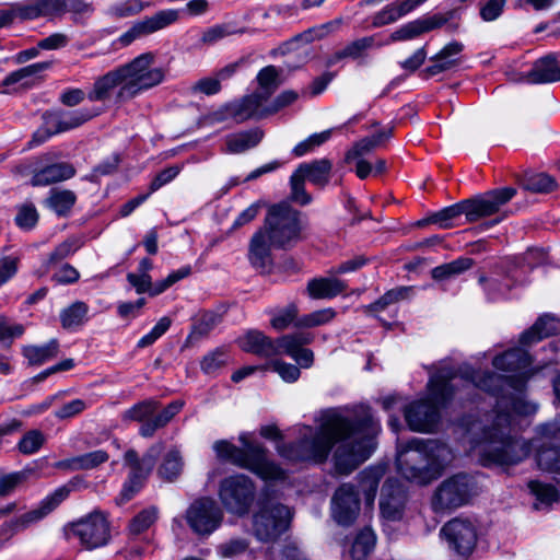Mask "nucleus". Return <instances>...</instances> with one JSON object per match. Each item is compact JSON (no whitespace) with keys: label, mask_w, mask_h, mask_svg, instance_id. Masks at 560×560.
<instances>
[{"label":"nucleus","mask_w":560,"mask_h":560,"mask_svg":"<svg viewBox=\"0 0 560 560\" xmlns=\"http://www.w3.org/2000/svg\"><path fill=\"white\" fill-rule=\"evenodd\" d=\"M380 431V422L365 405L355 406L347 415L327 410L323 412L317 430L302 427L299 441L279 445L278 452L291 462L322 463L339 443L334 455L335 468L339 474L348 475L372 455Z\"/></svg>","instance_id":"obj_1"},{"label":"nucleus","mask_w":560,"mask_h":560,"mask_svg":"<svg viewBox=\"0 0 560 560\" xmlns=\"http://www.w3.org/2000/svg\"><path fill=\"white\" fill-rule=\"evenodd\" d=\"M511 421L509 412H497L488 416L485 423L478 420L464 423L471 450L481 465H515L528 456L530 447L512 434Z\"/></svg>","instance_id":"obj_2"},{"label":"nucleus","mask_w":560,"mask_h":560,"mask_svg":"<svg viewBox=\"0 0 560 560\" xmlns=\"http://www.w3.org/2000/svg\"><path fill=\"white\" fill-rule=\"evenodd\" d=\"M154 54L144 52L130 62L98 77L88 98L92 102L105 101L117 88V101L126 102L161 84L165 72L161 67H154Z\"/></svg>","instance_id":"obj_3"},{"label":"nucleus","mask_w":560,"mask_h":560,"mask_svg":"<svg viewBox=\"0 0 560 560\" xmlns=\"http://www.w3.org/2000/svg\"><path fill=\"white\" fill-rule=\"evenodd\" d=\"M452 459L453 454L446 444L413 439L398 450L396 465L404 478L423 486L436 479Z\"/></svg>","instance_id":"obj_4"},{"label":"nucleus","mask_w":560,"mask_h":560,"mask_svg":"<svg viewBox=\"0 0 560 560\" xmlns=\"http://www.w3.org/2000/svg\"><path fill=\"white\" fill-rule=\"evenodd\" d=\"M457 371L443 366L430 377L428 397L415 400L405 408V419L412 431L430 432L438 423L439 408L446 404L454 394L452 381L457 378Z\"/></svg>","instance_id":"obj_5"},{"label":"nucleus","mask_w":560,"mask_h":560,"mask_svg":"<svg viewBox=\"0 0 560 560\" xmlns=\"http://www.w3.org/2000/svg\"><path fill=\"white\" fill-rule=\"evenodd\" d=\"M240 441L243 448L220 440L213 444V450L220 459L248 469L264 480L284 479V470L266 457V448L261 444L248 441L245 434L240 436Z\"/></svg>","instance_id":"obj_6"},{"label":"nucleus","mask_w":560,"mask_h":560,"mask_svg":"<svg viewBox=\"0 0 560 560\" xmlns=\"http://www.w3.org/2000/svg\"><path fill=\"white\" fill-rule=\"evenodd\" d=\"M303 229L301 213L288 203L271 206L260 228L276 249H289L298 244Z\"/></svg>","instance_id":"obj_7"},{"label":"nucleus","mask_w":560,"mask_h":560,"mask_svg":"<svg viewBox=\"0 0 560 560\" xmlns=\"http://www.w3.org/2000/svg\"><path fill=\"white\" fill-rule=\"evenodd\" d=\"M184 402L174 400L161 409L160 401L144 399L124 411L121 419L125 422H139V435L144 439L153 438L155 432L172 421L182 410Z\"/></svg>","instance_id":"obj_8"},{"label":"nucleus","mask_w":560,"mask_h":560,"mask_svg":"<svg viewBox=\"0 0 560 560\" xmlns=\"http://www.w3.org/2000/svg\"><path fill=\"white\" fill-rule=\"evenodd\" d=\"M291 520L292 513L287 505L264 501L253 515V535L261 542H273L289 529Z\"/></svg>","instance_id":"obj_9"},{"label":"nucleus","mask_w":560,"mask_h":560,"mask_svg":"<svg viewBox=\"0 0 560 560\" xmlns=\"http://www.w3.org/2000/svg\"><path fill=\"white\" fill-rule=\"evenodd\" d=\"M478 491V485L472 476L456 474L436 488L432 498V508L438 513L452 511L468 504Z\"/></svg>","instance_id":"obj_10"},{"label":"nucleus","mask_w":560,"mask_h":560,"mask_svg":"<svg viewBox=\"0 0 560 560\" xmlns=\"http://www.w3.org/2000/svg\"><path fill=\"white\" fill-rule=\"evenodd\" d=\"M65 535L68 540L78 539L85 549H95L108 542L109 523L106 515L96 510L66 525Z\"/></svg>","instance_id":"obj_11"},{"label":"nucleus","mask_w":560,"mask_h":560,"mask_svg":"<svg viewBox=\"0 0 560 560\" xmlns=\"http://www.w3.org/2000/svg\"><path fill=\"white\" fill-rule=\"evenodd\" d=\"M256 494L253 480L243 474L224 478L219 486V498L228 512L236 515L248 513Z\"/></svg>","instance_id":"obj_12"},{"label":"nucleus","mask_w":560,"mask_h":560,"mask_svg":"<svg viewBox=\"0 0 560 560\" xmlns=\"http://www.w3.org/2000/svg\"><path fill=\"white\" fill-rule=\"evenodd\" d=\"M185 518L197 535H210L223 521V512L211 498L195 500L187 509Z\"/></svg>","instance_id":"obj_13"},{"label":"nucleus","mask_w":560,"mask_h":560,"mask_svg":"<svg viewBox=\"0 0 560 560\" xmlns=\"http://www.w3.org/2000/svg\"><path fill=\"white\" fill-rule=\"evenodd\" d=\"M441 533L459 556H469L476 547L477 528L469 520L454 518L442 527Z\"/></svg>","instance_id":"obj_14"},{"label":"nucleus","mask_w":560,"mask_h":560,"mask_svg":"<svg viewBox=\"0 0 560 560\" xmlns=\"http://www.w3.org/2000/svg\"><path fill=\"white\" fill-rule=\"evenodd\" d=\"M360 513V500L355 488L350 483L341 485L331 499V516L341 526H350Z\"/></svg>","instance_id":"obj_15"},{"label":"nucleus","mask_w":560,"mask_h":560,"mask_svg":"<svg viewBox=\"0 0 560 560\" xmlns=\"http://www.w3.org/2000/svg\"><path fill=\"white\" fill-rule=\"evenodd\" d=\"M178 20V12L173 9L162 10L145 18L132 25L126 33L119 37L122 46H128L135 39L158 32Z\"/></svg>","instance_id":"obj_16"},{"label":"nucleus","mask_w":560,"mask_h":560,"mask_svg":"<svg viewBox=\"0 0 560 560\" xmlns=\"http://www.w3.org/2000/svg\"><path fill=\"white\" fill-rule=\"evenodd\" d=\"M191 273L190 266H184L178 270L172 271L165 279L152 283V278L149 273H133L127 275V281L135 288L138 294L149 293L151 296L159 295L166 291L177 281L188 277Z\"/></svg>","instance_id":"obj_17"},{"label":"nucleus","mask_w":560,"mask_h":560,"mask_svg":"<svg viewBox=\"0 0 560 560\" xmlns=\"http://www.w3.org/2000/svg\"><path fill=\"white\" fill-rule=\"evenodd\" d=\"M512 81H525L532 84H546L560 81V62L556 55L549 54L537 59L532 69L511 78Z\"/></svg>","instance_id":"obj_18"},{"label":"nucleus","mask_w":560,"mask_h":560,"mask_svg":"<svg viewBox=\"0 0 560 560\" xmlns=\"http://www.w3.org/2000/svg\"><path fill=\"white\" fill-rule=\"evenodd\" d=\"M405 491L396 480H387L381 493L380 509L382 515L389 521L399 520L405 506Z\"/></svg>","instance_id":"obj_19"},{"label":"nucleus","mask_w":560,"mask_h":560,"mask_svg":"<svg viewBox=\"0 0 560 560\" xmlns=\"http://www.w3.org/2000/svg\"><path fill=\"white\" fill-rule=\"evenodd\" d=\"M464 45L460 42H451L445 45L436 55L430 58L431 65L423 71L424 78H431L457 67L460 62V52Z\"/></svg>","instance_id":"obj_20"},{"label":"nucleus","mask_w":560,"mask_h":560,"mask_svg":"<svg viewBox=\"0 0 560 560\" xmlns=\"http://www.w3.org/2000/svg\"><path fill=\"white\" fill-rule=\"evenodd\" d=\"M237 345L243 351L260 358L267 359L277 355L276 340L257 329L246 331L237 339Z\"/></svg>","instance_id":"obj_21"},{"label":"nucleus","mask_w":560,"mask_h":560,"mask_svg":"<svg viewBox=\"0 0 560 560\" xmlns=\"http://www.w3.org/2000/svg\"><path fill=\"white\" fill-rule=\"evenodd\" d=\"M98 114V110L86 108L62 112L49 115L46 118V124L54 128V132L60 133L80 127Z\"/></svg>","instance_id":"obj_22"},{"label":"nucleus","mask_w":560,"mask_h":560,"mask_svg":"<svg viewBox=\"0 0 560 560\" xmlns=\"http://www.w3.org/2000/svg\"><path fill=\"white\" fill-rule=\"evenodd\" d=\"M271 248L273 246L268 241L266 231L257 230L248 245V260L249 264L259 270H266L272 265Z\"/></svg>","instance_id":"obj_23"},{"label":"nucleus","mask_w":560,"mask_h":560,"mask_svg":"<svg viewBox=\"0 0 560 560\" xmlns=\"http://www.w3.org/2000/svg\"><path fill=\"white\" fill-rule=\"evenodd\" d=\"M447 19L442 15L418 19L411 21L392 33V42L410 40L419 35L442 27Z\"/></svg>","instance_id":"obj_24"},{"label":"nucleus","mask_w":560,"mask_h":560,"mask_svg":"<svg viewBox=\"0 0 560 560\" xmlns=\"http://www.w3.org/2000/svg\"><path fill=\"white\" fill-rule=\"evenodd\" d=\"M75 170L70 163H52L34 171L31 184L34 187L48 186L73 177Z\"/></svg>","instance_id":"obj_25"},{"label":"nucleus","mask_w":560,"mask_h":560,"mask_svg":"<svg viewBox=\"0 0 560 560\" xmlns=\"http://www.w3.org/2000/svg\"><path fill=\"white\" fill-rule=\"evenodd\" d=\"M21 3L22 20L63 15V0H24Z\"/></svg>","instance_id":"obj_26"},{"label":"nucleus","mask_w":560,"mask_h":560,"mask_svg":"<svg viewBox=\"0 0 560 560\" xmlns=\"http://www.w3.org/2000/svg\"><path fill=\"white\" fill-rule=\"evenodd\" d=\"M264 138V131L259 128H252L234 133H230L225 137L224 152L230 154L244 153L257 147Z\"/></svg>","instance_id":"obj_27"},{"label":"nucleus","mask_w":560,"mask_h":560,"mask_svg":"<svg viewBox=\"0 0 560 560\" xmlns=\"http://www.w3.org/2000/svg\"><path fill=\"white\" fill-rule=\"evenodd\" d=\"M559 332L560 319L555 316L544 315L528 330L521 335L520 342L528 346Z\"/></svg>","instance_id":"obj_28"},{"label":"nucleus","mask_w":560,"mask_h":560,"mask_svg":"<svg viewBox=\"0 0 560 560\" xmlns=\"http://www.w3.org/2000/svg\"><path fill=\"white\" fill-rule=\"evenodd\" d=\"M331 168L332 164L328 159H320L302 163L295 171L300 173L304 179L319 188H323L330 180Z\"/></svg>","instance_id":"obj_29"},{"label":"nucleus","mask_w":560,"mask_h":560,"mask_svg":"<svg viewBox=\"0 0 560 560\" xmlns=\"http://www.w3.org/2000/svg\"><path fill=\"white\" fill-rule=\"evenodd\" d=\"M460 380L465 383L467 389L480 388L485 392L494 394L497 387L503 378L491 372H476L468 366L460 369Z\"/></svg>","instance_id":"obj_30"},{"label":"nucleus","mask_w":560,"mask_h":560,"mask_svg":"<svg viewBox=\"0 0 560 560\" xmlns=\"http://www.w3.org/2000/svg\"><path fill=\"white\" fill-rule=\"evenodd\" d=\"M381 46V44L376 43L375 36H365L354 39L348 43L342 49L336 51L330 59V63H336L342 59L363 60L368 57L370 49Z\"/></svg>","instance_id":"obj_31"},{"label":"nucleus","mask_w":560,"mask_h":560,"mask_svg":"<svg viewBox=\"0 0 560 560\" xmlns=\"http://www.w3.org/2000/svg\"><path fill=\"white\" fill-rule=\"evenodd\" d=\"M347 289V283L335 277L314 278L307 283V292L312 299H332Z\"/></svg>","instance_id":"obj_32"},{"label":"nucleus","mask_w":560,"mask_h":560,"mask_svg":"<svg viewBox=\"0 0 560 560\" xmlns=\"http://www.w3.org/2000/svg\"><path fill=\"white\" fill-rule=\"evenodd\" d=\"M532 363L530 355L521 348H514L501 355L494 357L492 364L495 369L506 372L521 371Z\"/></svg>","instance_id":"obj_33"},{"label":"nucleus","mask_w":560,"mask_h":560,"mask_svg":"<svg viewBox=\"0 0 560 560\" xmlns=\"http://www.w3.org/2000/svg\"><path fill=\"white\" fill-rule=\"evenodd\" d=\"M77 201V196L72 190L52 188L44 203L58 217H67Z\"/></svg>","instance_id":"obj_34"},{"label":"nucleus","mask_w":560,"mask_h":560,"mask_svg":"<svg viewBox=\"0 0 560 560\" xmlns=\"http://www.w3.org/2000/svg\"><path fill=\"white\" fill-rule=\"evenodd\" d=\"M515 194L516 190L514 188L504 187L478 197L481 215L485 218L498 212L500 207L510 201Z\"/></svg>","instance_id":"obj_35"},{"label":"nucleus","mask_w":560,"mask_h":560,"mask_svg":"<svg viewBox=\"0 0 560 560\" xmlns=\"http://www.w3.org/2000/svg\"><path fill=\"white\" fill-rule=\"evenodd\" d=\"M154 462L155 459L151 458L145 468L130 469L128 479L124 483L120 492L119 503L129 501L142 488L147 477L154 466Z\"/></svg>","instance_id":"obj_36"},{"label":"nucleus","mask_w":560,"mask_h":560,"mask_svg":"<svg viewBox=\"0 0 560 560\" xmlns=\"http://www.w3.org/2000/svg\"><path fill=\"white\" fill-rule=\"evenodd\" d=\"M58 351L59 342L57 339H51L49 342L42 346L31 345L23 347V355L31 365H40L56 358Z\"/></svg>","instance_id":"obj_37"},{"label":"nucleus","mask_w":560,"mask_h":560,"mask_svg":"<svg viewBox=\"0 0 560 560\" xmlns=\"http://www.w3.org/2000/svg\"><path fill=\"white\" fill-rule=\"evenodd\" d=\"M34 516V513L27 511L8 522H4L0 526V549H2L16 533L37 523Z\"/></svg>","instance_id":"obj_38"},{"label":"nucleus","mask_w":560,"mask_h":560,"mask_svg":"<svg viewBox=\"0 0 560 560\" xmlns=\"http://www.w3.org/2000/svg\"><path fill=\"white\" fill-rule=\"evenodd\" d=\"M89 313V306L85 302L75 301L60 312V323L65 329H75L82 326Z\"/></svg>","instance_id":"obj_39"},{"label":"nucleus","mask_w":560,"mask_h":560,"mask_svg":"<svg viewBox=\"0 0 560 560\" xmlns=\"http://www.w3.org/2000/svg\"><path fill=\"white\" fill-rule=\"evenodd\" d=\"M472 265L474 260L471 258L459 257L453 261L434 267L431 270V276L436 281L448 280L470 269Z\"/></svg>","instance_id":"obj_40"},{"label":"nucleus","mask_w":560,"mask_h":560,"mask_svg":"<svg viewBox=\"0 0 560 560\" xmlns=\"http://www.w3.org/2000/svg\"><path fill=\"white\" fill-rule=\"evenodd\" d=\"M221 320L222 316L217 312L208 311L201 313L188 335V341H195L207 337L221 323Z\"/></svg>","instance_id":"obj_41"},{"label":"nucleus","mask_w":560,"mask_h":560,"mask_svg":"<svg viewBox=\"0 0 560 560\" xmlns=\"http://www.w3.org/2000/svg\"><path fill=\"white\" fill-rule=\"evenodd\" d=\"M242 33L243 30L237 28L232 22L215 24L202 32L199 42L201 46H213L229 36Z\"/></svg>","instance_id":"obj_42"},{"label":"nucleus","mask_w":560,"mask_h":560,"mask_svg":"<svg viewBox=\"0 0 560 560\" xmlns=\"http://www.w3.org/2000/svg\"><path fill=\"white\" fill-rule=\"evenodd\" d=\"M376 537L372 529L364 528L355 537L350 555L353 560H365L373 551Z\"/></svg>","instance_id":"obj_43"},{"label":"nucleus","mask_w":560,"mask_h":560,"mask_svg":"<svg viewBox=\"0 0 560 560\" xmlns=\"http://www.w3.org/2000/svg\"><path fill=\"white\" fill-rule=\"evenodd\" d=\"M383 474L384 470L381 467H369L360 472V483L365 492L368 504L373 503Z\"/></svg>","instance_id":"obj_44"},{"label":"nucleus","mask_w":560,"mask_h":560,"mask_svg":"<svg viewBox=\"0 0 560 560\" xmlns=\"http://www.w3.org/2000/svg\"><path fill=\"white\" fill-rule=\"evenodd\" d=\"M70 493V489L68 487H61L55 490L54 493L46 497L37 508L31 510V513L35 514V520L39 522L46 515H48L52 510H55Z\"/></svg>","instance_id":"obj_45"},{"label":"nucleus","mask_w":560,"mask_h":560,"mask_svg":"<svg viewBox=\"0 0 560 560\" xmlns=\"http://www.w3.org/2000/svg\"><path fill=\"white\" fill-rule=\"evenodd\" d=\"M463 214L462 202H457L432 213L428 221L439 225L441 229H450L455 225V221Z\"/></svg>","instance_id":"obj_46"},{"label":"nucleus","mask_w":560,"mask_h":560,"mask_svg":"<svg viewBox=\"0 0 560 560\" xmlns=\"http://www.w3.org/2000/svg\"><path fill=\"white\" fill-rule=\"evenodd\" d=\"M107 460L108 454L103 450H97L69 459L67 466L77 470L93 469Z\"/></svg>","instance_id":"obj_47"},{"label":"nucleus","mask_w":560,"mask_h":560,"mask_svg":"<svg viewBox=\"0 0 560 560\" xmlns=\"http://www.w3.org/2000/svg\"><path fill=\"white\" fill-rule=\"evenodd\" d=\"M183 469V459L178 450H171L159 468V475L168 481L175 480Z\"/></svg>","instance_id":"obj_48"},{"label":"nucleus","mask_w":560,"mask_h":560,"mask_svg":"<svg viewBox=\"0 0 560 560\" xmlns=\"http://www.w3.org/2000/svg\"><path fill=\"white\" fill-rule=\"evenodd\" d=\"M336 316L334 308H323L305 314L295 322L296 328H313L330 323Z\"/></svg>","instance_id":"obj_49"},{"label":"nucleus","mask_w":560,"mask_h":560,"mask_svg":"<svg viewBox=\"0 0 560 560\" xmlns=\"http://www.w3.org/2000/svg\"><path fill=\"white\" fill-rule=\"evenodd\" d=\"M413 293V287H398L388 290L377 301L372 303L369 307L372 311H383L388 305L409 299Z\"/></svg>","instance_id":"obj_50"},{"label":"nucleus","mask_w":560,"mask_h":560,"mask_svg":"<svg viewBox=\"0 0 560 560\" xmlns=\"http://www.w3.org/2000/svg\"><path fill=\"white\" fill-rule=\"evenodd\" d=\"M51 63L49 61H42L28 65L19 70L9 73L2 81L3 86L15 84L24 79L36 77L43 71L49 69Z\"/></svg>","instance_id":"obj_51"},{"label":"nucleus","mask_w":560,"mask_h":560,"mask_svg":"<svg viewBox=\"0 0 560 560\" xmlns=\"http://www.w3.org/2000/svg\"><path fill=\"white\" fill-rule=\"evenodd\" d=\"M159 517V510L156 506H150L140 511L137 515H135L129 523V532L132 535H139L147 530L151 525H153Z\"/></svg>","instance_id":"obj_52"},{"label":"nucleus","mask_w":560,"mask_h":560,"mask_svg":"<svg viewBox=\"0 0 560 560\" xmlns=\"http://www.w3.org/2000/svg\"><path fill=\"white\" fill-rule=\"evenodd\" d=\"M83 242L80 237L71 236L65 240L62 243L57 245L55 249L49 254L47 265H55L65 258L73 255L81 248Z\"/></svg>","instance_id":"obj_53"},{"label":"nucleus","mask_w":560,"mask_h":560,"mask_svg":"<svg viewBox=\"0 0 560 560\" xmlns=\"http://www.w3.org/2000/svg\"><path fill=\"white\" fill-rule=\"evenodd\" d=\"M540 469L560 474V447H541L536 456Z\"/></svg>","instance_id":"obj_54"},{"label":"nucleus","mask_w":560,"mask_h":560,"mask_svg":"<svg viewBox=\"0 0 560 560\" xmlns=\"http://www.w3.org/2000/svg\"><path fill=\"white\" fill-rule=\"evenodd\" d=\"M278 77L279 71L275 66H267L262 68L257 74V82L259 85L257 91L270 97L279 86Z\"/></svg>","instance_id":"obj_55"},{"label":"nucleus","mask_w":560,"mask_h":560,"mask_svg":"<svg viewBox=\"0 0 560 560\" xmlns=\"http://www.w3.org/2000/svg\"><path fill=\"white\" fill-rule=\"evenodd\" d=\"M228 358L225 349L217 348L202 358L200 362L201 371L206 374H215L228 363Z\"/></svg>","instance_id":"obj_56"},{"label":"nucleus","mask_w":560,"mask_h":560,"mask_svg":"<svg viewBox=\"0 0 560 560\" xmlns=\"http://www.w3.org/2000/svg\"><path fill=\"white\" fill-rule=\"evenodd\" d=\"M557 187V183L553 177L538 173L528 176L524 182V188L538 194H546L552 191Z\"/></svg>","instance_id":"obj_57"},{"label":"nucleus","mask_w":560,"mask_h":560,"mask_svg":"<svg viewBox=\"0 0 560 560\" xmlns=\"http://www.w3.org/2000/svg\"><path fill=\"white\" fill-rule=\"evenodd\" d=\"M298 314L299 310L296 305L289 304L273 314L270 324L276 330H283L291 324L295 326V322L299 319Z\"/></svg>","instance_id":"obj_58"},{"label":"nucleus","mask_w":560,"mask_h":560,"mask_svg":"<svg viewBox=\"0 0 560 560\" xmlns=\"http://www.w3.org/2000/svg\"><path fill=\"white\" fill-rule=\"evenodd\" d=\"M498 407L499 408H511V410L514 413L521 415V416L533 415L537 410V406L535 404L525 400V398L521 395L516 396V397H511L509 399L502 397L498 401Z\"/></svg>","instance_id":"obj_59"},{"label":"nucleus","mask_w":560,"mask_h":560,"mask_svg":"<svg viewBox=\"0 0 560 560\" xmlns=\"http://www.w3.org/2000/svg\"><path fill=\"white\" fill-rule=\"evenodd\" d=\"M243 100L254 118L259 119L271 115V113H269L270 106H265L269 97L261 92L255 91L254 93L244 96Z\"/></svg>","instance_id":"obj_60"},{"label":"nucleus","mask_w":560,"mask_h":560,"mask_svg":"<svg viewBox=\"0 0 560 560\" xmlns=\"http://www.w3.org/2000/svg\"><path fill=\"white\" fill-rule=\"evenodd\" d=\"M330 136H331V130H325L319 133H314V135L310 136L307 139L298 143L293 148L292 153L295 156L301 158V156L307 154L308 152H312L315 148L325 143L327 140H329Z\"/></svg>","instance_id":"obj_61"},{"label":"nucleus","mask_w":560,"mask_h":560,"mask_svg":"<svg viewBox=\"0 0 560 560\" xmlns=\"http://www.w3.org/2000/svg\"><path fill=\"white\" fill-rule=\"evenodd\" d=\"M45 443V436L39 430L26 432L18 444L22 454L30 455L36 453Z\"/></svg>","instance_id":"obj_62"},{"label":"nucleus","mask_w":560,"mask_h":560,"mask_svg":"<svg viewBox=\"0 0 560 560\" xmlns=\"http://www.w3.org/2000/svg\"><path fill=\"white\" fill-rule=\"evenodd\" d=\"M38 221V212L33 203H24L18 208L15 223L23 230L33 229Z\"/></svg>","instance_id":"obj_63"},{"label":"nucleus","mask_w":560,"mask_h":560,"mask_svg":"<svg viewBox=\"0 0 560 560\" xmlns=\"http://www.w3.org/2000/svg\"><path fill=\"white\" fill-rule=\"evenodd\" d=\"M30 472L25 470L11 472L0 477V497L11 494L19 486L24 483Z\"/></svg>","instance_id":"obj_64"}]
</instances>
